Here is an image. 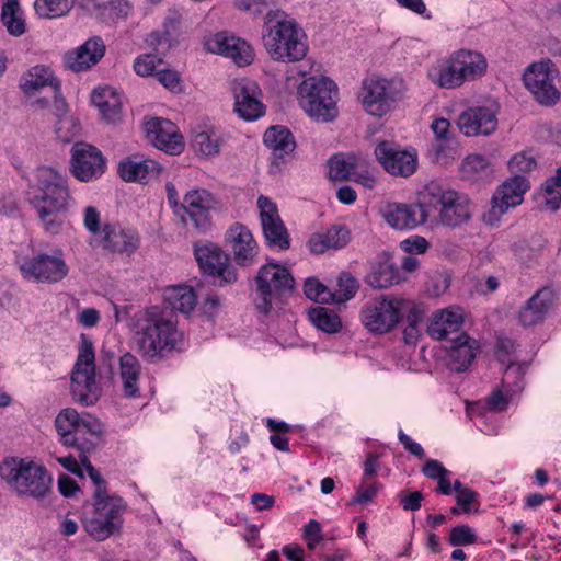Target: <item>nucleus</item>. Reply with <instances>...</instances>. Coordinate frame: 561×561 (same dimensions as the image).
I'll return each mask as SVG.
<instances>
[{
    "label": "nucleus",
    "mask_w": 561,
    "mask_h": 561,
    "mask_svg": "<svg viewBox=\"0 0 561 561\" xmlns=\"http://www.w3.org/2000/svg\"><path fill=\"white\" fill-rule=\"evenodd\" d=\"M488 69L485 57L471 49H458L438 58L426 70V78L436 87L454 90L480 79Z\"/></svg>",
    "instance_id": "4"
},
{
    "label": "nucleus",
    "mask_w": 561,
    "mask_h": 561,
    "mask_svg": "<svg viewBox=\"0 0 561 561\" xmlns=\"http://www.w3.org/2000/svg\"><path fill=\"white\" fill-rule=\"evenodd\" d=\"M1 20L11 35L20 36L25 32V23L18 0H7L4 2Z\"/></svg>",
    "instance_id": "43"
},
{
    "label": "nucleus",
    "mask_w": 561,
    "mask_h": 561,
    "mask_svg": "<svg viewBox=\"0 0 561 561\" xmlns=\"http://www.w3.org/2000/svg\"><path fill=\"white\" fill-rule=\"evenodd\" d=\"M47 87L51 89L54 98L57 99L60 91V83L55 78L51 70L44 66L32 67L20 80V88L26 94H33Z\"/></svg>",
    "instance_id": "36"
},
{
    "label": "nucleus",
    "mask_w": 561,
    "mask_h": 561,
    "mask_svg": "<svg viewBox=\"0 0 561 561\" xmlns=\"http://www.w3.org/2000/svg\"><path fill=\"white\" fill-rule=\"evenodd\" d=\"M94 360L93 344L82 335L71 374V393L75 401L85 407L94 404L101 397V388L95 379Z\"/></svg>",
    "instance_id": "10"
},
{
    "label": "nucleus",
    "mask_w": 561,
    "mask_h": 561,
    "mask_svg": "<svg viewBox=\"0 0 561 561\" xmlns=\"http://www.w3.org/2000/svg\"><path fill=\"white\" fill-rule=\"evenodd\" d=\"M405 93L401 79L370 77L363 81L360 101L364 110L377 117L392 112Z\"/></svg>",
    "instance_id": "11"
},
{
    "label": "nucleus",
    "mask_w": 561,
    "mask_h": 561,
    "mask_svg": "<svg viewBox=\"0 0 561 561\" xmlns=\"http://www.w3.org/2000/svg\"><path fill=\"white\" fill-rule=\"evenodd\" d=\"M449 128L450 123L444 117L434 118L431 124V129L433 130L437 140V144L433 145V149L435 151V160L437 162H443L446 157H449L447 149L444 146V144L450 139Z\"/></svg>",
    "instance_id": "45"
},
{
    "label": "nucleus",
    "mask_w": 561,
    "mask_h": 561,
    "mask_svg": "<svg viewBox=\"0 0 561 561\" xmlns=\"http://www.w3.org/2000/svg\"><path fill=\"white\" fill-rule=\"evenodd\" d=\"M529 190V181L522 175H514L506 180L492 197L494 211L504 214L510 207H515L523 202L524 194Z\"/></svg>",
    "instance_id": "29"
},
{
    "label": "nucleus",
    "mask_w": 561,
    "mask_h": 561,
    "mask_svg": "<svg viewBox=\"0 0 561 561\" xmlns=\"http://www.w3.org/2000/svg\"><path fill=\"white\" fill-rule=\"evenodd\" d=\"M126 502L118 495L94 499L93 510L82 520L85 533L103 541L118 533L123 526Z\"/></svg>",
    "instance_id": "9"
},
{
    "label": "nucleus",
    "mask_w": 561,
    "mask_h": 561,
    "mask_svg": "<svg viewBox=\"0 0 561 561\" xmlns=\"http://www.w3.org/2000/svg\"><path fill=\"white\" fill-rule=\"evenodd\" d=\"M161 170L157 161L137 156L123 159L118 165V174L125 182H149L157 179Z\"/></svg>",
    "instance_id": "30"
},
{
    "label": "nucleus",
    "mask_w": 561,
    "mask_h": 561,
    "mask_svg": "<svg viewBox=\"0 0 561 561\" xmlns=\"http://www.w3.org/2000/svg\"><path fill=\"white\" fill-rule=\"evenodd\" d=\"M261 225L264 237L270 245L280 250L289 248V234L278 214L277 206L268 197L260 195L257 198Z\"/></svg>",
    "instance_id": "23"
},
{
    "label": "nucleus",
    "mask_w": 561,
    "mask_h": 561,
    "mask_svg": "<svg viewBox=\"0 0 561 561\" xmlns=\"http://www.w3.org/2000/svg\"><path fill=\"white\" fill-rule=\"evenodd\" d=\"M157 80L170 91L180 90V76L170 69H160L156 72Z\"/></svg>",
    "instance_id": "60"
},
{
    "label": "nucleus",
    "mask_w": 561,
    "mask_h": 561,
    "mask_svg": "<svg viewBox=\"0 0 561 561\" xmlns=\"http://www.w3.org/2000/svg\"><path fill=\"white\" fill-rule=\"evenodd\" d=\"M57 484L59 492L66 497L72 496L79 490L76 481L66 474L58 477Z\"/></svg>",
    "instance_id": "62"
},
{
    "label": "nucleus",
    "mask_w": 561,
    "mask_h": 561,
    "mask_svg": "<svg viewBox=\"0 0 561 561\" xmlns=\"http://www.w3.org/2000/svg\"><path fill=\"white\" fill-rule=\"evenodd\" d=\"M117 376L125 397H139L141 365L131 353H125L118 358Z\"/></svg>",
    "instance_id": "34"
},
{
    "label": "nucleus",
    "mask_w": 561,
    "mask_h": 561,
    "mask_svg": "<svg viewBox=\"0 0 561 561\" xmlns=\"http://www.w3.org/2000/svg\"><path fill=\"white\" fill-rule=\"evenodd\" d=\"M408 306L402 309V314L407 313V323L422 327V321L425 316V308L422 305L408 300Z\"/></svg>",
    "instance_id": "59"
},
{
    "label": "nucleus",
    "mask_w": 561,
    "mask_h": 561,
    "mask_svg": "<svg viewBox=\"0 0 561 561\" xmlns=\"http://www.w3.org/2000/svg\"><path fill=\"white\" fill-rule=\"evenodd\" d=\"M204 45L209 53L231 58L238 66H248L254 58L253 50L245 41L225 32L210 35Z\"/></svg>",
    "instance_id": "24"
},
{
    "label": "nucleus",
    "mask_w": 561,
    "mask_h": 561,
    "mask_svg": "<svg viewBox=\"0 0 561 561\" xmlns=\"http://www.w3.org/2000/svg\"><path fill=\"white\" fill-rule=\"evenodd\" d=\"M477 541V535L468 525H459L451 528L449 534V543L451 546H467Z\"/></svg>",
    "instance_id": "54"
},
{
    "label": "nucleus",
    "mask_w": 561,
    "mask_h": 561,
    "mask_svg": "<svg viewBox=\"0 0 561 561\" xmlns=\"http://www.w3.org/2000/svg\"><path fill=\"white\" fill-rule=\"evenodd\" d=\"M400 279L397 267L389 261L380 262L373 266L366 276V283L376 289L388 288Z\"/></svg>",
    "instance_id": "42"
},
{
    "label": "nucleus",
    "mask_w": 561,
    "mask_h": 561,
    "mask_svg": "<svg viewBox=\"0 0 561 561\" xmlns=\"http://www.w3.org/2000/svg\"><path fill=\"white\" fill-rule=\"evenodd\" d=\"M75 0H36L34 8L36 13L45 19H55L67 14Z\"/></svg>",
    "instance_id": "47"
},
{
    "label": "nucleus",
    "mask_w": 561,
    "mask_h": 561,
    "mask_svg": "<svg viewBox=\"0 0 561 561\" xmlns=\"http://www.w3.org/2000/svg\"><path fill=\"white\" fill-rule=\"evenodd\" d=\"M91 101L99 108L102 117L108 123H115L121 117L122 101L111 87H99L93 90Z\"/></svg>",
    "instance_id": "38"
},
{
    "label": "nucleus",
    "mask_w": 561,
    "mask_h": 561,
    "mask_svg": "<svg viewBox=\"0 0 561 561\" xmlns=\"http://www.w3.org/2000/svg\"><path fill=\"white\" fill-rule=\"evenodd\" d=\"M457 125L466 136H488L495 131L497 118L494 110L491 107H470L458 116Z\"/></svg>",
    "instance_id": "27"
},
{
    "label": "nucleus",
    "mask_w": 561,
    "mask_h": 561,
    "mask_svg": "<svg viewBox=\"0 0 561 561\" xmlns=\"http://www.w3.org/2000/svg\"><path fill=\"white\" fill-rule=\"evenodd\" d=\"M525 369L524 365L510 363L503 375V383L513 391L520 390Z\"/></svg>",
    "instance_id": "55"
},
{
    "label": "nucleus",
    "mask_w": 561,
    "mask_h": 561,
    "mask_svg": "<svg viewBox=\"0 0 561 561\" xmlns=\"http://www.w3.org/2000/svg\"><path fill=\"white\" fill-rule=\"evenodd\" d=\"M219 208L217 198L205 188H192L187 191L180 205L187 219L183 217V221L187 220L192 224L195 230L201 233H206L211 229V213Z\"/></svg>",
    "instance_id": "15"
},
{
    "label": "nucleus",
    "mask_w": 561,
    "mask_h": 561,
    "mask_svg": "<svg viewBox=\"0 0 561 561\" xmlns=\"http://www.w3.org/2000/svg\"><path fill=\"white\" fill-rule=\"evenodd\" d=\"M225 238L237 265L249 267L256 263L259 245L247 226L234 222L226 231Z\"/></svg>",
    "instance_id": "22"
},
{
    "label": "nucleus",
    "mask_w": 561,
    "mask_h": 561,
    "mask_svg": "<svg viewBox=\"0 0 561 561\" xmlns=\"http://www.w3.org/2000/svg\"><path fill=\"white\" fill-rule=\"evenodd\" d=\"M164 299L171 309L188 313L196 307L197 297L190 286H171L164 291Z\"/></svg>",
    "instance_id": "41"
},
{
    "label": "nucleus",
    "mask_w": 561,
    "mask_h": 561,
    "mask_svg": "<svg viewBox=\"0 0 561 561\" xmlns=\"http://www.w3.org/2000/svg\"><path fill=\"white\" fill-rule=\"evenodd\" d=\"M105 54V44L99 36L87 39L79 47L67 51L64 56L65 66L75 71L81 72L96 65Z\"/></svg>",
    "instance_id": "28"
},
{
    "label": "nucleus",
    "mask_w": 561,
    "mask_h": 561,
    "mask_svg": "<svg viewBox=\"0 0 561 561\" xmlns=\"http://www.w3.org/2000/svg\"><path fill=\"white\" fill-rule=\"evenodd\" d=\"M265 146L278 159L290 154L296 147L295 138L291 131L285 126L276 125L267 128L263 136Z\"/></svg>",
    "instance_id": "39"
},
{
    "label": "nucleus",
    "mask_w": 561,
    "mask_h": 561,
    "mask_svg": "<svg viewBox=\"0 0 561 561\" xmlns=\"http://www.w3.org/2000/svg\"><path fill=\"white\" fill-rule=\"evenodd\" d=\"M375 156L382 168L393 176L409 178L417 169V153L403 149L391 141H381L375 148Z\"/></svg>",
    "instance_id": "17"
},
{
    "label": "nucleus",
    "mask_w": 561,
    "mask_h": 561,
    "mask_svg": "<svg viewBox=\"0 0 561 561\" xmlns=\"http://www.w3.org/2000/svg\"><path fill=\"white\" fill-rule=\"evenodd\" d=\"M30 202L44 232L60 234L68 224L72 203L67 174L49 167L38 168L31 186Z\"/></svg>",
    "instance_id": "1"
},
{
    "label": "nucleus",
    "mask_w": 561,
    "mask_h": 561,
    "mask_svg": "<svg viewBox=\"0 0 561 561\" xmlns=\"http://www.w3.org/2000/svg\"><path fill=\"white\" fill-rule=\"evenodd\" d=\"M350 241V231L343 226H332L325 231L311 234L308 248L313 254H323L329 250L344 248Z\"/></svg>",
    "instance_id": "35"
},
{
    "label": "nucleus",
    "mask_w": 561,
    "mask_h": 561,
    "mask_svg": "<svg viewBox=\"0 0 561 561\" xmlns=\"http://www.w3.org/2000/svg\"><path fill=\"white\" fill-rule=\"evenodd\" d=\"M0 476L20 495L44 499L51 491L53 478L47 469L27 458H9L0 466Z\"/></svg>",
    "instance_id": "5"
},
{
    "label": "nucleus",
    "mask_w": 561,
    "mask_h": 561,
    "mask_svg": "<svg viewBox=\"0 0 561 561\" xmlns=\"http://www.w3.org/2000/svg\"><path fill=\"white\" fill-rule=\"evenodd\" d=\"M148 46L152 47L154 50L153 54L163 55L167 50H169L170 44V35L168 32H152L148 35L146 39Z\"/></svg>",
    "instance_id": "58"
},
{
    "label": "nucleus",
    "mask_w": 561,
    "mask_h": 561,
    "mask_svg": "<svg viewBox=\"0 0 561 561\" xmlns=\"http://www.w3.org/2000/svg\"><path fill=\"white\" fill-rule=\"evenodd\" d=\"M309 320L314 327L327 333H335L342 327L340 317L335 312L323 307L311 309L309 311Z\"/></svg>",
    "instance_id": "44"
},
{
    "label": "nucleus",
    "mask_w": 561,
    "mask_h": 561,
    "mask_svg": "<svg viewBox=\"0 0 561 561\" xmlns=\"http://www.w3.org/2000/svg\"><path fill=\"white\" fill-rule=\"evenodd\" d=\"M163 65V59L160 55L149 53L137 57L134 61V70L138 76L148 77L156 76Z\"/></svg>",
    "instance_id": "50"
},
{
    "label": "nucleus",
    "mask_w": 561,
    "mask_h": 561,
    "mask_svg": "<svg viewBox=\"0 0 561 561\" xmlns=\"http://www.w3.org/2000/svg\"><path fill=\"white\" fill-rule=\"evenodd\" d=\"M422 471L430 479H438L443 474H448L447 469L439 461L433 459L426 461Z\"/></svg>",
    "instance_id": "63"
},
{
    "label": "nucleus",
    "mask_w": 561,
    "mask_h": 561,
    "mask_svg": "<svg viewBox=\"0 0 561 561\" xmlns=\"http://www.w3.org/2000/svg\"><path fill=\"white\" fill-rule=\"evenodd\" d=\"M305 295L317 302L332 304L334 300L331 288L322 284L319 279L310 277L306 279L304 285Z\"/></svg>",
    "instance_id": "49"
},
{
    "label": "nucleus",
    "mask_w": 561,
    "mask_h": 561,
    "mask_svg": "<svg viewBox=\"0 0 561 561\" xmlns=\"http://www.w3.org/2000/svg\"><path fill=\"white\" fill-rule=\"evenodd\" d=\"M449 343L447 352L450 369L457 373L466 370L476 357L479 347L478 342L462 333L450 339Z\"/></svg>",
    "instance_id": "33"
},
{
    "label": "nucleus",
    "mask_w": 561,
    "mask_h": 561,
    "mask_svg": "<svg viewBox=\"0 0 561 561\" xmlns=\"http://www.w3.org/2000/svg\"><path fill=\"white\" fill-rule=\"evenodd\" d=\"M380 214L383 220L396 230H410L426 222L430 216L424 196L419 204L387 203Z\"/></svg>",
    "instance_id": "19"
},
{
    "label": "nucleus",
    "mask_w": 561,
    "mask_h": 561,
    "mask_svg": "<svg viewBox=\"0 0 561 561\" xmlns=\"http://www.w3.org/2000/svg\"><path fill=\"white\" fill-rule=\"evenodd\" d=\"M192 148L202 157L219 154L225 142L224 134L214 127L197 126L192 130Z\"/></svg>",
    "instance_id": "37"
},
{
    "label": "nucleus",
    "mask_w": 561,
    "mask_h": 561,
    "mask_svg": "<svg viewBox=\"0 0 561 561\" xmlns=\"http://www.w3.org/2000/svg\"><path fill=\"white\" fill-rule=\"evenodd\" d=\"M79 460L82 463L83 467V473L88 474L93 484L95 485L94 490V499L105 497L110 496L111 494H107L106 488H105V481L102 478L101 473L92 466L90 462L88 456L85 453H79Z\"/></svg>",
    "instance_id": "51"
},
{
    "label": "nucleus",
    "mask_w": 561,
    "mask_h": 561,
    "mask_svg": "<svg viewBox=\"0 0 561 561\" xmlns=\"http://www.w3.org/2000/svg\"><path fill=\"white\" fill-rule=\"evenodd\" d=\"M500 286V282L495 276H486L484 279H479L474 286L478 294L486 295L495 291Z\"/></svg>",
    "instance_id": "64"
},
{
    "label": "nucleus",
    "mask_w": 561,
    "mask_h": 561,
    "mask_svg": "<svg viewBox=\"0 0 561 561\" xmlns=\"http://www.w3.org/2000/svg\"><path fill=\"white\" fill-rule=\"evenodd\" d=\"M148 139L160 150L170 154H179L184 148L183 136L179 128L169 119L152 117L145 122Z\"/></svg>",
    "instance_id": "25"
},
{
    "label": "nucleus",
    "mask_w": 561,
    "mask_h": 561,
    "mask_svg": "<svg viewBox=\"0 0 561 561\" xmlns=\"http://www.w3.org/2000/svg\"><path fill=\"white\" fill-rule=\"evenodd\" d=\"M83 225L90 233L101 237V215L94 206H88L84 208Z\"/></svg>",
    "instance_id": "57"
},
{
    "label": "nucleus",
    "mask_w": 561,
    "mask_h": 561,
    "mask_svg": "<svg viewBox=\"0 0 561 561\" xmlns=\"http://www.w3.org/2000/svg\"><path fill=\"white\" fill-rule=\"evenodd\" d=\"M234 112L244 121H256L265 113L263 93L255 81L241 79L233 82Z\"/></svg>",
    "instance_id": "20"
},
{
    "label": "nucleus",
    "mask_w": 561,
    "mask_h": 561,
    "mask_svg": "<svg viewBox=\"0 0 561 561\" xmlns=\"http://www.w3.org/2000/svg\"><path fill=\"white\" fill-rule=\"evenodd\" d=\"M106 169V159L94 146L76 142L71 149V172L81 182L99 179Z\"/></svg>",
    "instance_id": "18"
},
{
    "label": "nucleus",
    "mask_w": 561,
    "mask_h": 561,
    "mask_svg": "<svg viewBox=\"0 0 561 561\" xmlns=\"http://www.w3.org/2000/svg\"><path fill=\"white\" fill-rule=\"evenodd\" d=\"M254 285L256 308L268 313L274 305L291 293L295 280L286 267L267 263L257 271Z\"/></svg>",
    "instance_id": "8"
},
{
    "label": "nucleus",
    "mask_w": 561,
    "mask_h": 561,
    "mask_svg": "<svg viewBox=\"0 0 561 561\" xmlns=\"http://www.w3.org/2000/svg\"><path fill=\"white\" fill-rule=\"evenodd\" d=\"M55 426L66 446L77 447L79 453L93 449L95 439L103 433V424L90 413L79 414L75 409L61 410L55 420Z\"/></svg>",
    "instance_id": "7"
},
{
    "label": "nucleus",
    "mask_w": 561,
    "mask_h": 561,
    "mask_svg": "<svg viewBox=\"0 0 561 561\" xmlns=\"http://www.w3.org/2000/svg\"><path fill=\"white\" fill-rule=\"evenodd\" d=\"M134 331L138 336L140 352L149 358L183 346V333L178 330L172 311L157 306L135 316Z\"/></svg>",
    "instance_id": "2"
},
{
    "label": "nucleus",
    "mask_w": 561,
    "mask_h": 561,
    "mask_svg": "<svg viewBox=\"0 0 561 561\" xmlns=\"http://www.w3.org/2000/svg\"><path fill=\"white\" fill-rule=\"evenodd\" d=\"M367 480H363L360 485L357 488L351 504H364L370 502L380 489V483L373 482L366 483Z\"/></svg>",
    "instance_id": "56"
},
{
    "label": "nucleus",
    "mask_w": 561,
    "mask_h": 561,
    "mask_svg": "<svg viewBox=\"0 0 561 561\" xmlns=\"http://www.w3.org/2000/svg\"><path fill=\"white\" fill-rule=\"evenodd\" d=\"M424 198L427 202V209L433 207L439 210V221L444 226L459 227L471 218L469 199L456 191L431 183L425 187Z\"/></svg>",
    "instance_id": "12"
},
{
    "label": "nucleus",
    "mask_w": 561,
    "mask_h": 561,
    "mask_svg": "<svg viewBox=\"0 0 561 561\" xmlns=\"http://www.w3.org/2000/svg\"><path fill=\"white\" fill-rule=\"evenodd\" d=\"M462 323V309L451 307L434 312L426 330L431 337L446 340L449 334L457 333Z\"/></svg>",
    "instance_id": "32"
},
{
    "label": "nucleus",
    "mask_w": 561,
    "mask_h": 561,
    "mask_svg": "<svg viewBox=\"0 0 561 561\" xmlns=\"http://www.w3.org/2000/svg\"><path fill=\"white\" fill-rule=\"evenodd\" d=\"M400 504L404 511H417L421 507L423 495L420 491L401 492L399 494Z\"/></svg>",
    "instance_id": "61"
},
{
    "label": "nucleus",
    "mask_w": 561,
    "mask_h": 561,
    "mask_svg": "<svg viewBox=\"0 0 561 561\" xmlns=\"http://www.w3.org/2000/svg\"><path fill=\"white\" fill-rule=\"evenodd\" d=\"M537 167L535 157L527 151H522L514 154L508 161V168L512 173L519 175V173H528Z\"/></svg>",
    "instance_id": "53"
},
{
    "label": "nucleus",
    "mask_w": 561,
    "mask_h": 561,
    "mask_svg": "<svg viewBox=\"0 0 561 561\" xmlns=\"http://www.w3.org/2000/svg\"><path fill=\"white\" fill-rule=\"evenodd\" d=\"M100 243L111 253L131 256L140 245L139 233L119 224H105L102 228Z\"/></svg>",
    "instance_id": "26"
},
{
    "label": "nucleus",
    "mask_w": 561,
    "mask_h": 561,
    "mask_svg": "<svg viewBox=\"0 0 561 561\" xmlns=\"http://www.w3.org/2000/svg\"><path fill=\"white\" fill-rule=\"evenodd\" d=\"M543 199L547 208L552 211L561 207V167L557 169L556 175L545 182Z\"/></svg>",
    "instance_id": "48"
},
{
    "label": "nucleus",
    "mask_w": 561,
    "mask_h": 561,
    "mask_svg": "<svg viewBox=\"0 0 561 561\" xmlns=\"http://www.w3.org/2000/svg\"><path fill=\"white\" fill-rule=\"evenodd\" d=\"M407 304L408 299L399 297L374 299L363 307L360 320L370 332H389L399 323Z\"/></svg>",
    "instance_id": "14"
},
{
    "label": "nucleus",
    "mask_w": 561,
    "mask_h": 561,
    "mask_svg": "<svg viewBox=\"0 0 561 561\" xmlns=\"http://www.w3.org/2000/svg\"><path fill=\"white\" fill-rule=\"evenodd\" d=\"M491 162L481 154H468L460 165V173L463 179L470 181L486 180L493 175Z\"/></svg>",
    "instance_id": "40"
},
{
    "label": "nucleus",
    "mask_w": 561,
    "mask_h": 561,
    "mask_svg": "<svg viewBox=\"0 0 561 561\" xmlns=\"http://www.w3.org/2000/svg\"><path fill=\"white\" fill-rule=\"evenodd\" d=\"M194 254L204 273L217 275L225 283H234L238 279L236 268L228 262V255L216 243L195 244Z\"/></svg>",
    "instance_id": "21"
},
{
    "label": "nucleus",
    "mask_w": 561,
    "mask_h": 561,
    "mask_svg": "<svg viewBox=\"0 0 561 561\" xmlns=\"http://www.w3.org/2000/svg\"><path fill=\"white\" fill-rule=\"evenodd\" d=\"M554 295L543 287L536 291L518 311V321L524 327H531L545 319L550 309Z\"/></svg>",
    "instance_id": "31"
},
{
    "label": "nucleus",
    "mask_w": 561,
    "mask_h": 561,
    "mask_svg": "<svg viewBox=\"0 0 561 561\" xmlns=\"http://www.w3.org/2000/svg\"><path fill=\"white\" fill-rule=\"evenodd\" d=\"M359 288L357 279L350 273L343 272L336 279V286L331 288L334 300L332 304H344L352 299Z\"/></svg>",
    "instance_id": "46"
},
{
    "label": "nucleus",
    "mask_w": 561,
    "mask_h": 561,
    "mask_svg": "<svg viewBox=\"0 0 561 561\" xmlns=\"http://www.w3.org/2000/svg\"><path fill=\"white\" fill-rule=\"evenodd\" d=\"M263 45L268 56L278 62L302 60L309 49L304 30L279 11H270L265 16Z\"/></svg>",
    "instance_id": "3"
},
{
    "label": "nucleus",
    "mask_w": 561,
    "mask_h": 561,
    "mask_svg": "<svg viewBox=\"0 0 561 561\" xmlns=\"http://www.w3.org/2000/svg\"><path fill=\"white\" fill-rule=\"evenodd\" d=\"M19 270L24 279L41 284L59 283L69 273V266L59 250L51 254L39 252L23 257L19 261Z\"/></svg>",
    "instance_id": "13"
},
{
    "label": "nucleus",
    "mask_w": 561,
    "mask_h": 561,
    "mask_svg": "<svg viewBox=\"0 0 561 561\" xmlns=\"http://www.w3.org/2000/svg\"><path fill=\"white\" fill-rule=\"evenodd\" d=\"M298 101L305 113L317 122H331L339 115L337 85L327 77H308L298 87Z\"/></svg>",
    "instance_id": "6"
},
{
    "label": "nucleus",
    "mask_w": 561,
    "mask_h": 561,
    "mask_svg": "<svg viewBox=\"0 0 561 561\" xmlns=\"http://www.w3.org/2000/svg\"><path fill=\"white\" fill-rule=\"evenodd\" d=\"M557 72L550 60L531 64L524 72V84L535 99L542 105H552L560 99V92L554 85Z\"/></svg>",
    "instance_id": "16"
},
{
    "label": "nucleus",
    "mask_w": 561,
    "mask_h": 561,
    "mask_svg": "<svg viewBox=\"0 0 561 561\" xmlns=\"http://www.w3.org/2000/svg\"><path fill=\"white\" fill-rule=\"evenodd\" d=\"M354 164L342 154H335L329 160V176L332 180H345L353 176Z\"/></svg>",
    "instance_id": "52"
}]
</instances>
